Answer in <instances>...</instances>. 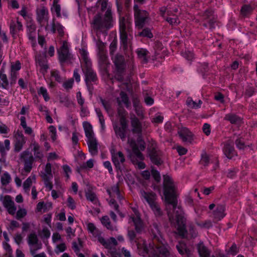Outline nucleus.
<instances>
[{"label": "nucleus", "mask_w": 257, "mask_h": 257, "mask_svg": "<svg viewBox=\"0 0 257 257\" xmlns=\"http://www.w3.org/2000/svg\"><path fill=\"white\" fill-rule=\"evenodd\" d=\"M164 195L167 203L171 205L176 215L175 227L177 233L182 237L185 238L187 234L186 228V218L180 206H177L176 197V186L172 178L169 175L163 176Z\"/></svg>", "instance_id": "obj_1"}, {"label": "nucleus", "mask_w": 257, "mask_h": 257, "mask_svg": "<svg viewBox=\"0 0 257 257\" xmlns=\"http://www.w3.org/2000/svg\"><path fill=\"white\" fill-rule=\"evenodd\" d=\"M98 3L101 5V11H106L103 17L100 14H97L94 17L91 25L94 30L105 33L113 26L112 12L110 8H107V0H98L97 3Z\"/></svg>", "instance_id": "obj_2"}, {"label": "nucleus", "mask_w": 257, "mask_h": 257, "mask_svg": "<svg viewBox=\"0 0 257 257\" xmlns=\"http://www.w3.org/2000/svg\"><path fill=\"white\" fill-rule=\"evenodd\" d=\"M137 245L139 254L144 257H160V255L163 257H170L171 255L170 247L167 244L156 246L154 243H150L148 245L144 241L143 243H137Z\"/></svg>", "instance_id": "obj_3"}, {"label": "nucleus", "mask_w": 257, "mask_h": 257, "mask_svg": "<svg viewBox=\"0 0 257 257\" xmlns=\"http://www.w3.org/2000/svg\"><path fill=\"white\" fill-rule=\"evenodd\" d=\"M82 62L81 63V67L84 75V81L87 89L90 93H92L93 89V84H96L98 78L96 73L92 67V63L88 58L87 52L83 50L81 52Z\"/></svg>", "instance_id": "obj_4"}, {"label": "nucleus", "mask_w": 257, "mask_h": 257, "mask_svg": "<svg viewBox=\"0 0 257 257\" xmlns=\"http://www.w3.org/2000/svg\"><path fill=\"white\" fill-rule=\"evenodd\" d=\"M127 143L132 149V152L130 155V158L134 165H136L140 169L145 168L146 165L143 162L144 159V156L141 151H143L146 148V144L145 142L139 138L137 139V142L132 139H128Z\"/></svg>", "instance_id": "obj_5"}, {"label": "nucleus", "mask_w": 257, "mask_h": 257, "mask_svg": "<svg viewBox=\"0 0 257 257\" xmlns=\"http://www.w3.org/2000/svg\"><path fill=\"white\" fill-rule=\"evenodd\" d=\"M113 64V73L115 78L118 81L122 82L126 73L127 63L124 57L116 54L111 58Z\"/></svg>", "instance_id": "obj_6"}, {"label": "nucleus", "mask_w": 257, "mask_h": 257, "mask_svg": "<svg viewBox=\"0 0 257 257\" xmlns=\"http://www.w3.org/2000/svg\"><path fill=\"white\" fill-rule=\"evenodd\" d=\"M140 193L142 200L148 203L155 215L156 216H161L162 211L160 205L156 201V194L152 191H146L144 190H141Z\"/></svg>", "instance_id": "obj_7"}, {"label": "nucleus", "mask_w": 257, "mask_h": 257, "mask_svg": "<svg viewBox=\"0 0 257 257\" xmlns=\"http://www.w3.org/2000/svg\"><path fill=\"white\" fill-rule=\"evenodd\" d=\"M117 103V114L118 116H127V112L124 108L125 106L128 108L131 106V101L126 93L121 91L119 96L116 98Z\"/></svg>", "instance_id": "obj_8"}, {"label": "nucleus", "mask_w": 257, "mask_h": 257, "mask_svg": "<svg viewBox=\"0 0 257 257\" xmlns=\"http://www.w3.org/2000/svg\"><path fill=\"white\" fill-rule=\"evenodd\" d=\"M133 9L136 26L139 29H142L149 19V13L141 10L137 4L134 5Z\"/></svg>", "instance_id": "obj_9"}, {"label": "nucleus", "mask_w": 257, "mask_h": 257, "mask_svg": "<svg viewBox=\"0 0 257 257\" xmlns=\"http://www.w3.org/2000/svg\"><path fill=\"white\" fill-rule=\"evenodd\" d=\"M118 116L119 118L120 125L116 123H113V128L116 136L120 138L122 141H124L126 137V131L128 127L127 116Z\"/></svg>", "instance_id": "obj_10"}, {"label": "nucleus", "mask_w": 257, "mask_h": 257, "mask_svg": "<svg viewBox=\"0 0 257 257\" xmlns=\"http://www.w3.org/2000/svg\"><path fill=\"white\" fill-rule=\"evenodd\" d=\"M58 54V60L61 65L65 63H72L73 60V55L70 53L68 43L64 41L62 46L57 50Z\"/></svg>", "instance_id": "obj_11"}, {"label": "nucleus", "mask_w": 257, "mask_h": 257, "mask_svg": "<svg viewBox=\"0 0 257 257\" xmlns=\"http://www.w3.org/2000/svg\"><path fill=\"white\" fill-rule=\"evenodd\" d=\"M120 44L124 51H132L133 31L119 33Z\"/></svg>", "instance_id": "obj_12"}, {"label": "nucleus", "mask_w": 257, "mask_h": 257, "mask_svg": "<svg viewBox=\"0 0 257 257\" xmlns=\"http://www.w3.org/2000/svg\"><path fill=\"white\" fill-rule=\"evenodd\" d=\"M28 243L31 247V253L34 255L37 250L41 248L42 243L39 242L37 234L35 233H31L28 236Z\"/></svg>", "instance_id": "obj_13"}, {"label": "nucleus", "mask_w": 257, "mask_h": 257, "mask_svg": "<svg viewBox=\"0 0 257 257\" xmlns=\"http://www.w3.org/2000/svg\"><path fill=\"white\" fill-rule=\"evenodd\" d=\"M21 159L24 163V169L25 171L27 173L30 172L34 161V158L32 154L29 151H25L21 154Z\"/></svg>", "instance_id": "obj_14"}, {"label": "nucleus", "mask_w": 257, "mask_h": 257, "mask_svg": "<svg viewBox=\"0 0 257 257\" xmlns=\"http://www.w3.org/2000/svg\"><path fill=\"white\" fill-rule=\"evenodd\" d=\"M112 162L117 170L121 171L123 167V164L125 161L124 156L121 152L116 153L111 152Z\"/></svg>", "instance_id": "obj_15"}, {"label": "nucleus", "mask_w": 257, "mask_h": 257, "mask_svg": "<svg viewBox=\"0 0 257 257\" xmlns=\"http://www.w3.org/2000/svg\"><path fill=\"white\" fill-rule=\"evenodd\" d=\"M4 206L7 209L8 213L14 215L16 212L17 207L13 200L12 197L10 195H6L1 199Z\"/></svg>", "instance_id": "obj_16"}, {"label": "nucleus", "mask_w": 257, "mask_h": 257, "mask_svg": "<svg viewBox=\"0 0 257 257\" xmlns=\"http://www.w3.org/2000/svg\"><path fill=\"white\" fill-rule=\"evenodd\" d=\"M130 119L133 133L137 134L139 136L138 139L140 137L142 139L141 137L142 133V124L141 122L134 114L131 115Z\"/></svg>", "instance_id": "obj_17"}, {"label": "nucleus", "mask_w": 257, "mask_h": 257, "mask_svg": "<svg viewBox=\"0 0 257 257\" xmlns=\"http://www.w3.org/2000/svg\"><path fill=\"white\" fill-rule=\"evenodd\" d=\"M36 63L37 65H39L40 67V72L45 75L49 69L46 55L43 54L37 55L36 56Z\"/></svg>", "instance_id": "obj_18"}, {"label": "nucleus", "mask_w": 257, "mask_h": 257, "mask_svg": "<svg viewBox=\"0 0 257 257\" xmlns=\"http://www.w3.org/2000/svg\"><path fill=\"white\" fill-rule=\"evenodd\" d=\"M37 20L42 25L44 22H48L49 20V12L47 8L41 6L36 10Z\"/></svg>", "instance_id": "obj_19"}, {"label": "nucleus", "mask_w": 257, "mask_h": 257, "mask_svg": "<svg viewBox=\"0 0 257 257\" xmlns=\"http://www.w3.org/2000/svg\"><path fill=\"white\" fill-rule=\"evenodd\" d=\"M133 31L132 23L130 19L123 16L119 18V32H124Z\"/></svg>", "instance_id": "obj_20"}, {"label": "nucleus", "mask_w": 257, "mask_h": 257, "mask_svg": "<svg viewBox=\"0 0 257 257\" xmlns=\"http://www.w3.org/2000/svg\"><path fill=\"white\" fill-rule=\"evenodd\" d=\"M103 44L101 42L99 46V49L101 51L100 56V65L101 69L103 70V74H106L109 76V72L107 69L109 64L108 63L107 58L106 56L103 53Z\"/></svg>", "instance_id": "obj_21"}, {"label": "nucleus", "mask_w": 257, "mask_h": 257, "mask_svg": "<svg viewBox=\"0 0 257 257\" xmlns=\"http://www.w3.org/2000/svg\"><path fill=\"white\" fill-rule=\"evenodd\" d=\"M26 142V139L22 133L17 132L15 136L14 151L20 152Z\"/></svg>", "instance_id": "obj_22"}, {"label": "nucleus", "mask_w": 257, "mask_h": 257, "mask_svg": "<svg viewBox=\"0 0 257 257\" xmlns=\"http://www.w3.org/2000/svg\"><path fill=\"white\" fill-rule=\"evenodd\" d=\"M136 216H131L129 217L128 223L133 222L135 226V229L138 233H140L143 229V222L138 214V211H135Z\"/></svg>", "instance_id": "obj_23"}, {"label": "nucleus", "mask_w": 257, "mask_h": 257, "mask_svg": "<svg viewBox=\"0 0 257 257\" xmlns=\"http://www.w3.org/2000/svg\"><path fill=\"white\" fill-rule=\"evenodd\" d=\"M150 231L154 240H156L158 242H162L163 238L162 237L160 228L156 222L153 223V224L150 226Z\"/></svg>", "instance_id": "obj_24"}, {"label": "nucleus", "mask_w": 257, "mask_h": 257, "mask_svg": "<svg viewBox=\"0 0 257 257\" xmlns=\"http://www.w3.org/2000/svg\"><path fill=\"white\" fill-rule=\"evenodd\" d=\"M178 133L183 142L191 143L192 141V134L186 127H182L178 132Z\"/></svg>", "instance_id": "obj_25"}, {"label": "nucleus", "mask_w": 257, "mask_h": 257, "mask_svg": "<svg viewBox=\"0 0 257 257\" xmlns=\"http://www.w3.org/2000/svg\"><path fill=\"white\" fill-rule=\"evenodd\" d=\"M87 145L89 151L92 156L98 154V142L95 137L87 139Z\"/></svg>", "instance_id": "obj_26"}, {"label": "nucleus", "mask_w": 257, "mask_h": 257, "mask_svg": "<svg viewBox=\"0 0 257 257\" xmlns=\"http://www.w3.org/2000/svg\"><path fill=\"white\" fill-rule=\"evenodd\" d=\"M106 191L111 198L115 197L116 195L117 199L119 201L123 199V196L120 192L118 184L114 185L109 188H107Z\"/></svg>", "instance_id": "obj_27"}, {"label": "nucleus", "mask_w": 257, "mask_h": 257, "mask_svg": "<svg viewBox=\"0 0 257 257\" xmlns=\"http://www.w3.org/2000/svg\"><path fill=\"white\" fill-rule=\"evenodd\" d=\"M224 210L225 207L224 205L221 204L217 205L215 209L213 211V217L216 220H221L225 216Z\"/></svg>", "instance_id": "obj_28"}, {"label": "nucleus", "mask_w": 257, "mask_h": 257, "mask_svg": "<svg viewBox=\"0 0 257 257\" xmlns=\"http://www.w3.org/2000/svg\"><path fill=\"white\" fill-rule=\"evenodd\" d=\"M223 150L224 155L229 159H231L234 156H236V153L233 145L229 143H226L224 144Z\"/></svg>", "instance_id": "obj_29"}, {"label": "nucleus", "mask_w": 257, "mask_h": 257, "mask_svg": "<svg viewBox=\"0 0 257 257\" xmlns=\"http://www.w3.org/2000/svg\"><path fill=\"white\" fill-rule=\"evenodd\" d=\"M10 33L14 37L15 35L17 34L18 31H21L23 29V25L21 22L19 21L15 22V21H11L10 23Z\"/></svg>", "instance_id": "obj_30"}, {"label": "nucleus", "mask_w": 257, "mask_h": 257, "mask_svg": "<svg viewBox=\"0 0 257 257\" xmlns=\"http://www.w3.org/2000/svg\"><path fill=\"white\" fill-rule=\"evenodd\" d=\"M138 56L143 63H147L150 58L149 56V52L145 49L139 48L136 51Z\"/></svg>", "instance_id": "obj_31"}, {"label": "nucleus", "mask_w": 257, "mask_h": 257, "mask_svg": "<svg viewBox=\"0 0 257 257\" xmlns=\"http://www.w3.org/2000/svg\"><path fill=\"white\" fill-rule=\"evenodd\" d=\"M27 35L29 39L32 42H34L36 40V27L35 24H30L27 27Z\"/></svg>", "instance_id": "obj_32"}, {"label": "nucleus", "mask_w": 257, "mask_h": 257, "mask_svg": "<svg viewBox=\"0 0 257 257\" xmlns=\"http://www.w3.org/2000/svg\"><path fill=\"white\" fill-rule=\"evenodd\" d=\"M83 126L85 134L87 139L94 138V134L92 130V126L91 124L87 121L83 123Z\"/></svg>", "instance_id": "obj_33"}, {"label": "nucleus", "mask_w": 257, "mask_h": 257, "mask_svg": "<svg viewBox=\"0 0 257 257\" xmlns=\"http://www.w3.org/2000/svg\"><path fill=\"white\" fill-rule=\"evenodd\" d=\"M176 247L180 254L189 255L190 254V250L187 248V245L184 242L179 241Z\"/></svg>", "instance_id": "obj_34"}, {"label": "nucleus", "mask_w": 257, "mask_h": 257, "mask_svg": "<svg viewBox=\"0 0 257 257\" xmlns=\"http://www.w3.org/2000/svg\"><path fill=\"white\" fill-rule=\"evenodd\" d=\"M224 119L229 121L232 124H238L241 121L240 117L234 113L226 114Z\"/></svg>", "instance_id": "obj_35"}, {"label": "nucleus", "mask_w": 257, "mask_h": 257, "mask_svg": "<svg viewBox=\"0 0 257 257\" xmlns=\"http://www.w3.org/2000/svg\"><path fill=\"white\" fill-rule=\"evenodd\" d=\"M51 31L53 33H55L56 31H57L58 33L61 36H62L64 33V27L59 23H55L54 19L52 23Z\"/></svg>", "instance_id": "obj_36"}, {"label": "nucleus", "mask_w": 257, "mask_h": 257, "mask_svg": "<svg viewBox=\"0 0 257 257\" xmlns=\"http://www.w3.org/2000/svg\"><path fill=\"white\" fill-rule=\"evenodd\" d=\"M210 163V159L208 154L207 153L203 151L201 155V159L199 161V163L201 165L206 167Z\"/></svg>", "instance_id": "obj_37"}, {"label": "nucleus", "mask_w": 257, "mask_h": 257, "mask_svg": "<svg viewBox=\"0 0 257 257\" xmlns=\"http://www.w3.org/2000/svg\"><path fill=\"white\" fill-rule=\"evenodd\" d=\"M32 145L33 147V151H34L35 158L41 159L43 157V154L40 150V147L39 145L36 142H34L32 143Z\"/></svg>", "instance_id": "obj_38"}, {"label": "nucleus", "mask_w": 257, "mask_h": 257, "mask_svg": "<svg viewBox=\"0 0 257 257\" xmlns=\"http://www.w3.org/2000/svg\"><path fill=\"white\" fill-rule=\"evenodd\" d=\"M253 8L250 5H244L240 10L241 15L243 17H248L251 13Z\"/></svg>", "instance_id": "obj_39"}, {"label": "nucleus", "mask_w": 257, "mask_h": 257, "mask_svg": "<svg viewBox=\"0 0 257 257\" xmlns=\"http://www.w3.org/2000/svg\"><path fill=\"white\" fill-rule=\"evenodd\" d=\"M202 103L201 100H199L198 103L193 101L191 97H188L186 100V104L187 106L192 109H197L200 108L201 105Z\"/></svg>", "instance_id": "obj_40"}, {"label": "nucleus", "mask_w": 257, "mask_h": 257, "mask_svg": "<svg viewBox=\"0 0 257 257\" xmlns=\"http://www.w3.org/2000/svg\"><path fill=\"white\" fill-rule=\"evenodd\" d=\"M87 228L89 232L93 236L101 235V231L98 229L93 223L89 222L87 224Z\"/></svg>", "instance_id": "obj_41"}, {"label": "nucleus", "mask_w": 257, "mask_h": 257, "mask_svg": "<svg viewBox=\"0 0 257 257\" xmlns=\"http://www.w3.org/2000/svg\"><path fill=\"white\" fill-rule=\"evenodd\" d=\"M102 224L107 229L110 230H113L115 229L114 226L110 222V220L108 216H103L101 219Z\"/></svg>", "instance_id": "obj_42"}, {"label": "nucleus", "mask_w": 257, "mask_h": 257, "mask_svg": "<svg viewBox=\"0 0 257 257\" xmlns=\"http://www.w3.org/2000/svg\"><path fill=\"white\" fill-rule=\"evenodd\" d=\"M150 159L152 161V162L156 165H160L162 163L161 160L159 156H158V153L156 152V151H152L150 154Z\"/></svg>", "instance_id": "obj_43"}, {"label": "nucleus", "mask_w": 257, "mask_h": 257, "mask_svg": "<svg viewBox=\"0 0 257 257\" xmlns=\"http://www.w3.org/2000/svg\"><path fill=\"white\" fill-rule=\"evenodd\" d=\"M85 196L88 200H89L93 204H96L97 203V198L96 194L91 190H88L85 193Z\"/></svg>", "instance_id": "obj_44"}, {"label": "nucleus", "mask_w": 257, "mask_h": 257, "mask_svg": "<svg viewBox=\"0 0 257 257\" xmlns=\"http://www.w3.org/2000/svg\"><path fill=\"white\" fill-rule=\"evenodd\" d=\"M59 0H54L53 4V7L51 8L52 12L56 13L57 17H60L61 15V7L58 4Z\"/></svg>", "instance_id": "obj_45"}, {"label": "nucleus", "mask_w": 257, "mask_h": 257, "mask_svg": "<svg viewBox=\"0 0 257 257\" xmlns=\"http://www.w3.org/2000/svg\"><path fill=\"white\" fill-rule=\"evenodd\" d=\"M4 145L0 142V152L2 155L5 154L6 151H8L10 149V141L9 140H5L4 141Z\"/></svg>", "instance_id": "obj_46"}, {"label": "nucleus", "mask_w": 257, "mask_h": 257, "mask_svg": "<svg viewBox=\"0 0 257 257\" xmlns=\"http://www.w3.org/2000/svg\"><path fill=\"white\" fill-rule=\"evenodd\" d=\"M96 237H98V241L106 248L109 249L112 247V246L110 245V242L108 240L105 239L100 235L96 236Z\"/></svg>", "instance_id": "obj_47"}, {"label": "nucleus", "mask_w": 257, "mask_h": 257, "mask_svg": "<svg viewBox=\"0 0 257 257\" xmlns=\"http://www.w3.org/2000/svg\"><path fill=\"white\" fill-rule=\"evenodd\" d=\"M96 237H98V241L106 248L109 249L112 247V246L110 245V242L108 240L105 239L100 235L96 236Z\"/></svg>", "instance_id": "obj_48"}, {"label": "nucleus", "mask_w": 257, "mask_h": 257, "mask_svg": "<svg viewBox=\"0 0 257 257\" xmlns=\"http://www.w3.org/2000/svg\"><path fill=\"white\" fill-rule=\"evenodd\" d=\"M0 79L2 81L1 86L3 88L7 89L9 86V81L6 74L0 73Z\"/></svg>", "instance_id": "obj_49"}, {"label": "nucleus", "mask_w": 257, "mask_h": 257, "mask_svg": "<svg viewBox=\"0 0 257 257\" xmlns=\"http://www.w3.org/2000/svg\"><path fill=\"white\" fill-rule=\"evenodd\" d=\"M209 70L208 64L207 63H203L199 64L198 67V71L204 76L205 73Z\"/></svg>", "instance_id": "obj_50"}, {"label": "nucleus", "mask_w": 257, "mask_h": 257, "mask_svg": "<svg viewBox=\"0 0 257 257\" xmlns=\"http://www.w3.org/2000/svg\"><path fill=\"white\" fill-rule=\"evenodd\" d=\"M197 225L201 228L206 229H208L212 226V222L209 220L197 222Z\"/></svg>", "instance_id": "obj_51"}, {"label": "nucleus", "mask_w": 257, "mask_h": 257, "mask_svg": "<svg viewBox=\"0 0 257 257\" xmlns=\"http://www.w3.org/2000/svg\"><path fill=\"white\" fill-rule=\"evenodd\" d=\"M42 176L44 181L45 187L48 188L50 190H52L53 188V185L51 182V180L52 179V178L48 177L46 175H42Z\"/></svg>", "instance_id": "obj_52"}, {"label": "nucleus", "mask_w": 257, "mask_h": 257, "mask_svg": "<svg viewBox=\"0 0 257 257\" xmlns=\"http://www.w3.org/2000/svg\"><path fill=\"white\" fill-rule=\"evenodd\" d=\"M11 180V178L10 174L7 172H5L1 177L2 184L3 185L6 186L10 183Z\"/></svg>", "instance_id": "obj_53"}, {"label": "nucleus", "mask_w": 257, "mask_h": 257, "mask_svg": "<svg viewBox=\"0 0 257 257\" xmlns=\"http://www.w3.org/2000/svg\"><path fill=\"white\" fill-rule=\"evenodd\" d=\"M44 171L45 173H44L42 175H46L48 177L53 178V175L52 174V165L50 163H47Z\"/></svg>", "instance_id": "obj_54"}, {"label": "nucleus", "mask_w": 257, "mask_h": 257, "mask_svg": "<svg viewBox=\"0 0 257 257\" xmlns=\"http://www.w3.org/2000/svg\"><path fill=\"white\" fill-rule=\"evenodd\" d=\"M133 106L135 107L136 112L138 116H140L142 112L141 110V106L139 100L137 99H134L133 100Z\"/></svg>", "instance_id": "obj_55"}, {"label": "nucleus", "mask_w": 257, "mask_h": 257, "mask_svg": "<svg viewBox=\"0 0 257 257\" xmlns=\"http://www.w3.org/2000/svg\"><path fill=\"white\" fill-rule=\"evenodd\" d=\"M214 17L213 12L211 10H207L202 15V18L204 21H208Z\"/></svg>", "instance_id": "obj_56"}, {"label": "nucleus", "mask_w": 257, "mask_h": 257, "mask_svg": "<svg viewBox=\"0 0 257 257\" xmlns=\"http://www.w3.org/2000/svg\"><path fill=\"white\" fill-rule=\"evenodd\" d=\"M139 36L146 37L149 38H152L153 37V34L149 28L143 29V31L139 33Z\"/></svg>", "instance_id": "obj_57"}, {"label": "nucleus", "mask_w": 257, "mask_h": 257, "mask_svg": "<svg viewBox=\"0 0 257 257\" xmlns=\"http://www.w3.org/2000/svg\"><path fill=\"white\" fill-rule=\"evenodd\" d=\"M21 64L19 61H17L15 63H12L11 66V71L18 72L21 69Z\"/></svg>", "instance_id": "obj_58"}, {"label": "nucleus", "mask_w": 257, "mask_h": 257, "mask_svg": "<svg viewBox=\"0 0 257 257\" xmlns=\"http://www.w3.org/2000/svg\"><path fill=\"white\" fill-rule=\"evenodd\" d=\"M38 93L39 94L43 95L44 99L46 101H48L50 99V97L47 92V90L45 88L41 87L39 89Z\"/></svg>", "instance_id": "obj_59"}, {"label": "nucleus", "mask_w": 257, "mask_h": 257, "mask_svg": "<svg viewBox=\"0 0 257 257\" xmlns=\"http://www.w3.org/2000/svg\"><path fill=\"white\" fill-rule=\"evenodd\" d=\"M27 215V211L25 209L21 208L19 209L16 213V218L18 220L21 219Z\"/></svg>", "instance_id": "obj_60"}, {"label": "nucleus", "mask_w": 257, "mask_h": 257, "mask_svg": "<svg viewBox=\"0 0 257 257\" xmlns=\"http://www.w3.org/2000/svg\"><path fill=\"white\" fill-rule=\"evenodd\" d=\"M67 206L72 210L76 208V203L73 198L69 196L67 198Z\"/></svg>", "instance_id": "obj_61"}, {"label": "nucleus", "mask_w": 257, "mask_h": 257, "mask_svg": "<svg viewBox=\"0 0 257 257\" xmlns=\"http://www.w3.org/2000/svg\"><path fill=\"white\" fill-rule=\"evenodd\" d=\"M152 176L154 180L159 183L161 181V176L160 173L156 170L152 169L151 171Z\"/></svg>", "instance_id": "obj_62"}, {"label": "nucleus", "mask_w": 257, "mask_h": 257, "mask_svg": "<svg viewBox=\"0 0 257 257\" xmlns=\"http://www.w3.org/2000/svg\"><path fill=\"white\" fill-rule=\"evenodd\" d=\"M127 236H128V237L131 242L137 243V240L136 239V234L135 231H134L133 230H128Z\"/></svg>", "instance_id": "obj_63"}, {"label": "nucleus", "mask_w": 257, "mask_h": 257, "mask_svg": "<svg viewBox=\"0 0 257 257\" xmlns=\"http://www.w3.org/2000/svg\"><path fill=\"white\" fill-rule=\"evenodd\" d=\"M117 48V41L113 40L109 46V53L111 55H113Z\"/></svg>", "instance_id": "obj_64"}]
</instances>
